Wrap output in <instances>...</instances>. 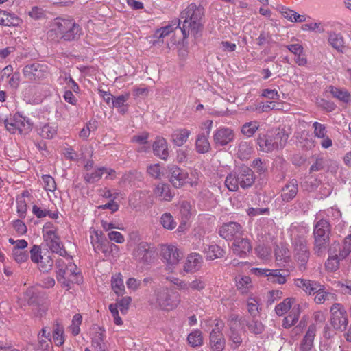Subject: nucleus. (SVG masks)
<instances>
[{"mask_svg":"<svg viewBox=\"0 0 351 351\" xmlns=\"http://www.w3.org/2000/svg\"><path fill=\"white\" fill-rule=\"evenodd\" d=\"M204 8L194 3H190L180 14L179 25L184 38L189 34L196 36L203 27Z\"/></svg>","mask_w":351,"mask_h":351,"instance_id":"obj_1","label":"nucleus"},{"mask_svg":"<svg viewBox=\"0 0 351 351\" xmlns=\"http://www.w3.org/2000/svg\"><path fill=\"white\" fill-rule=\"evenodd\" d=\"M180 302L179 293L166 287L156 288L149 299V304L152 308L165 311L175 309Z\"/></svg>","mask_w":351,"mask_h":351,"instance_id":"obj_2","label":"nucleus"},{"mask_svg":"<svg viewBox=\"0 0 351 351\" xmlns=\"http://www.w3.org/2000/svg\"><path fill=\"white\" fill-rule=\"evenodd\" d=\"M254 182V171L247 166H242L227 176L225 185L229 191H237L239 186L243 189L252 187Z\"/></svg>","mask_w":351,"mask_h":351,"instance_id":"obj_3","label":"nucleus"},{"mask_svg":"<svg viewBox=\"0 0 351 351\" xmlns=\"http://www.w3.org/2000/svg\"><path fill=\"white\" fill-rule=\"evenodd\" d=\"M51 32L60 39L72 41L80 37L82 29L73 19L58 17L53 23Z\"/></svg>","mask_w":351,"mask_h":351,"instance_id":"obj_4","label":"nucleus"},{"mask_svg":"<svg viewBox=\"0 0 351 351\" xmlns=\"http://www.w3.org/2000/svg\"><path fill=\"white\" fill-rule=\"evenodd\" d=\"M288 139V134L284 130L276 129L265 134H260L256 139L257 145L261 151L271 152L282 148Z\"/></svg>","mask_w":351,"mask_h":351,"instance_id":"obj_5","label":"nucleus"},{"mask_svg":"<svg viewBox=\"0 0 351 351\" xmlns=\"http://www.w3.org/2000/svg\"><path fill=\"white\" fill-rule=\"evenodd\" d=\"M289 311V313L283 320L282 326L289 328L295 325L298 321L301 308L299 304H295L294 298H287L275 307V312L278 316H282Z\"/></svg>","mask_w":351,"mask_h":351,"instance_id":"obj_6","label":"nucleus"},{"mask_svg":"<svg viewBox=\"0 0 351 351\" xmlns=\"http://www.w3.org/2000/svg\"><path fill=\"white\" fill-rule=\"evenodd\" d=\"M322 214L316 216L313 230L315 249L317 253L326 248L329 241L330 225L328 219L320 217Z\"/></svg>","mask_w":351,"mask_h":351,"instance_id":"obj_7","label":"nucleus"},{"mask_svg":"<svg viewBox=\"0 0 351 351\" xmlns=\"http://www.w3.org/2000/svg\"><path fill=\"white\" fill-rule=\"evenodd\" d=\"M293 245L294 258L299 264L300 270L304 271L310 256L307 241L304 236H298L294 238Z\"/></svg>","mask_w":351,"mask_h":351,"instance_id":"obj_8","label":"nucleus"},{"mask_svg":"<svg viewBox=\"0 0 351 351\" xmlns=\"http://www.w3.org/2000/svg\"><path fill=\"white\" fill-rule=\"evenodd\" d=\"M330 323L334 330L343 332L348 324L347 312L340 303H335L330 307Z\"/></svg>","mask_w":351,"mask_h":351,"instance_id":"obj_9","label":"nucleus"},{"mask_svg":"<svg viewBox=\"0 0 351 351\" xmlns=\"http://www.w3.org/2000/svg\"><path fill=\"white\" fill-rule=\"evenodd\" d=\"M6 130L11 134H25L31 130V123L29 119L22 116L19 113H15L4 120Z\"/></svg>","mask_w":351,"mask_h":351,"instance_id":"obj_10","label":"nucleus"},{"mask_svg":"<svg viewBox=\"0 0 351 351\" xmlns=\"http://www.w3.org/2000/svg\"><path fill=\"white\" fill-rule=\"evenodd\" d=\"M228 326L230 328L228 335V344L232 349L236 350L243 342L242 336L237 330V328L241 326L239 323V315L232 314L228 319Z\"/></svg>","mask_w":351,"mask_h":351,"instance_id":"obj_11","label":"nucleus"},{"mask_svg":"<svg viewBox=\"0 0 351 351\" xmlns=\"http://www.w3.org/2000/svg\"><path fill=\"white\" fill-rule=\"evenodd\" d=\"M223 326V323L218 321L210 333L209 345L213 351H223L225 348L226 339L222 333Z\"/></svg>","mask_w":351,"mask_h":351,"instance_id":"obj_12","label":"nucleus"},{"mask_svg":"<svg viewBox=\"0 0 351 351\" xmlns=\"http://www.w3.org/2000/svg\"><path fill=\"white\" fill-rule=\"evenodd\" d=\"M154 251L150 244L147 242H141L133 250V258L138 263L145 265L152 258Z\"/></svg>","mask_w":351,"mask_h":351,"instance_id":"obj_13","label":"nucleus"},{"mask_svg":"<svg viewBox=\"0 0 351 351\" xmlns=\"http://www.w3.org/2000/svg\"><path fill=\"white\" fill-rule=\"evenodd\" d=\"M23 74L30 81H38L46 77L48 74V68L45 64L33 63L23 68Z\"/></svg>","mask_w":351,"mask_h":351,"instance_id":"obj_14","label":"nucleus"},{"mask_svg":"<svg viewBox=\"0 0 351 351\" xmlns=\"http://www.w3.org/2000/svg\"><path fill=\"white\" fill-rule=\"evenodd\" d=\"M235 138L234 131L228 127L218 128L213 135V141L216 147H224L232 143Z\"/></svg>","mask_w":351,"mask_h":351,"instance_id":"obj_15","label":"nucleus"},{"mask_svg":"<svg viewBox=\"0 0 351 351\" xmlns=\"http://www.w3.org/2000/svg\"><path fill=\"white\" fill-rule=\"evenodd\" d=\"M242 226L237 222L223 223L219 229V235L226 240H235L243 234Z\"/></svg>","mask_w":351,"mask_h":351,"instance_id":"obj_16","label":"nucleus"},{"mask_svg":"<svg viewBox=\"0 0 351 351\" xmlns=\"http://www.w3.org/2000/svg\"><path fill=\"white\" fill-rule=\"evenodd\" d=\"M167 171L169 180L174 187L180 188L184 184L188 177L187 173L174 165H168Z\"/></svg>","mask_w":351,"mask_h":351,"instance_id":"obj_17","label":"nucleus"},{"mask_svg":"<svg viewBox=\"0 0 351 351\" xmlns=\"http://www.w3.org/2000/svg\"><path fill=\"white\" fill-rule=\"evenodd\" d=\"M161 254L163 258L166 261L169 269H172L178 264L180 256L178 249L171 245H165L161 247Z\"/></svg>","mask_w":351,"mask_h":351,"instance_id":"obj_18","label":"nucleus"},{"mask_svg":"<svg viewBox=\"0 0 351 351\" xmlns=\"http://www.w3.org/2000/svg\"><path fill=\"white\" fill-rule=\"evenodd\" d=\"M313 135L315 138L321 139L320 145L323 149H328L332 146V141L328 135L326 125L319 122L313 123Z\"/></svg>","mask_w":351,"mask_h":351,"instance_id":"obj_19","label":"nucleus"},{"mask_svg":"<svg viewBox=\"0 0 351 351\" xmlns=\"http://www.w3.org/2000/svg\"><path fill=\"white\" fill-rule=\"evenodd\" d=\"M43 239L46 243V245L49 247L52 252L56 253L61 256H67V252L64 248L63 244L56 233L43 237Z\"/></svg>","mask_w":351,"mask_h":351,"instance_id":"obj_20","label":"nucleus"},{"mask_svg":"<svg viewBox=\"0 0 351 351\" xmlns=\"http://www.w3.org/2000/svg\"><path fill=\"white\" fill-rule=\"evenodd\" d=\"M231 249L234 254L244 257L252 250V245L247 239L239 237L234 240Z\"/></svg>","mask_w":351,"mask_h":351,"instance_id":"obj_21","label":"nucleus"},{"mask_svg":"<svg viewBox=\"0 0 351 351\" xmlns=\"http://www.w3.org/2000/svg\"><path fill=\"white\" fill-rule=\"evenodd\" d=\"M256 273L268 277V280L273 283L284 284L286 282V274L281 273L279 269H256Z\"/></svg>","mask_w":351,"mask_h":351,"instance_id":"obj_22","label":"nucleus"},{"mask_svg":"<svg viewBox=\"0 0 351 351\" xmlns=\"http://www.w3.org/2000/svg\"><path fill=\"white\" fill-rule=\"evenodd\" d=\"M95 237L91 236V244L96 253L100 252L104 253L106 256L109 254V244L110 242L102 237L97 232H95Z\"/></svg>","mask_w":351,"mask_h":351,"instance_id":"obj_23","label":"nucleus"},{"mask_svg":"<svg viewBox=\"0 0 351 351\" xmlns=\"http://www.w3.org/2000/svg\"><path fill=\"white\" fill-rule=\"evenodd\" d=\"M202 263V257L199 254L192 253L187 256L183 269L186 273H194L201 268Z\"/></svg>","mask_w":351,"mask_h":351,"instance_id":"obj_24","label":"nucleus"},{"mask_svg":"<svg viewBox=\"0 0 351 351\" xmlns=\"http://www.w3.org/2000/svg\"><path fill=\"white\" fill-rule=\"evenodd\" d=\"M153 193L155 197L159 201L170 202L174 196L169 185L164 183L156 185L153 189Z\"/></svg>","mask_w":351,"mask_h":351,"instance_id":"obj_25","label":"nucleus"},{"mask_svg":"<svg viewBox=\"0 0 351 351\" xmlns=\"http://www.w3.org/2000/svg\"><path fill=\"white\" fill-rule=\"evenodd\" d=\"M295 285L302 289L308 295H315V292L321 289V284L315 280L298 278L295 280Z\"/></svg>","mask_w":351,"mask_h":351,"instance_id":"obj_26","label":"nucleus"},{"mask_svg":"<svg viewBox=\"0 0 351 351\" xmlns=\"http://www.w3.org/2000/svg\"><path fill=\"white\" fill-rule=\"evenodd\" d=\"M316 333V327L312 324L300 342V351H311L313 348L314 338Z\"/></svg>","mask_w":351,"mask_h":351,"instance_id":"obj_27","label":"nucleus"},{"mask_svg":"<svg viewBox=\"0 0 351 351\" xmlns=\"http://www.w3.org/2000/svg\"><path fill=\"white\" fill-rule=\"evenodd\" d=\"M153 152L156 156L166 160L169 156L168 145L163 138H156L152 145Z\"/></svg>","mask_w":351,"mask_h":351,"instance_id":"obj_28","label":"nucleus"},{"mask_svg":"<svg viewBox=\"0 0 351 351\" xmlns=\"http://www.w3.org/2000/svg\"><path fill=\"white\" fill-rule=\"evenodd\" d=\"M298 192V181L293 179L282 188L281 193L282 199L284 202H290L296 196Z\"/></svg>","mask_w":351,"mask_h":351,"instance_id":"obj_29","label":"nucleus"},{"mask_svg":"<svg viewBox=\"0 0 351 351\" xmlns=\"http://www.w3.org/2000/svg\"><path fill=\"white\" fill-rule=\"evenodd\" d=\"M22 23V19L14 13L0 10V25L8 27H17Z\"/></svg>","mask_w":351,"mask_h":351,"instance_id":"obj_30","label":"nucleus"},{"mask_svg":"<svg viewBox=\"0 0 351 351\" xmlns=\"http://www.w3.org/2000/svg\"><path fill=\"white\" fill-rule=\"evenodd\" d=\"M239 323L241 326L245 325L250 332L255 335L261 334L264 330L262 323L254 318L250 320L247 317H239Z\"/></svg>","mask_w":351,"mask_h":351,"instance_id":"obj_31","label":"nucleus"},{"mask_svg":"<svg viewBox=\"0 0 351 351\" xmlns=\"http://www.w3.org/2000/svg\"><path fill=\"white\" fill-rule=\"evenodd\" d=\"M208 136L209 135L203 132L197 135L195 146L197 153L206 154L210 152L211 146L208 141Z\"/></svg>","mask_w":351,"mask_h":351,"instance_id":"obj_32","label":"nucleus"},{"mask_svg":"<svg viewBox=\"0 0 351 351\" xmlns=\"http://www.w3.org/2000/svg\"><path fill=\"white\" fill-rule=\"evenodd\" d=\"M276 261L280 266L285 265L290 261V252L284 245H278L275 250Z\"/></svg>","mask_w":351,"mask_h":351,"instance_id":"obj_33","label":"nucleus"},{"mask_svg":"<svg viewBox=\"0 0 351 351\" xmlns=\"http://www.w3.org/2000/svg\"><path fill=\"white\" fill-rule=\"evenodd\" d=\"M91 335L93 346L98 348L99 350H102L105 338V330L99 326H94L92 328Z\"/></svg>","mask_w":351,"mask_h":351,"instance_id":"obj_34","label":"nucleus"},{"mask_svg":"<svg viewBox=\"0 0 351 351\" xmlns=\"http://www.w3.org/2000/svg\"><path fill=\"white\" fill-rule=\"evenodd\" d=\"M329 92L331 93L334 98H336L340 101L348 103L351 99V95L349 92L345 88L330 86L328 87Z\"/></svg>","mask_w":351,"mask_h":351,"instance_id":"obj_35","label":"nucleus"},{"mask_svg":"<svg viewBox=\"0 0 351 351\" xmlns=\"http://www.w3.org/2000/svg\"><path fill=\"white\" fill-rule=\"evenodd\" d=\"M204 252L206 258L209 260H214L223 256L225 252L217 245H206L204 246Z\"/></svg>","mask_w":351,"mask_h":351,"instance_id":"obj_36","label":"nucleus"},{"mask_svg":"<svg viewBox=\"0 0 351 351\" xmlns=\"http://www.w3.org/2000/svg\"><path fill=\"white\" fill-rule=\"evenodd\" d=\"M190 134L191 132L186 128L177 130L172 134V141L176 146L180 147L187 141Z\"/></svg>","mask_w":351,"mask_h":351,"instance_id":"obj_37","label":"nucleus"},{"mask_svg":"<svg viewBox=\"0 0 351 351\" xmlns=\"http://www.w3.org/2000/svg\"><path fill=\"white\" fill-rule=\"evenodd\" d=\"M328 43L330 45L338 51H342L344 47L343 38L340 34L335 32L328 33Z\"/></svg>","mask_w":351,"mask_h":351,"instance_id":"obj_38","label":"nucleus"},{"mask_svg":"<svg viewBox=\"0 0 351 351\" xmlns=\"http://www.w3.org/2000/svg\"><path fill=\"white\" fill-rule=\"evenodd\" d=\"M253 152L250 142L242 141L239 143L237 154L241 159L247 158Z\"/></svg>","mask_w":351,"mask_h":351,"instance_id":"obj_39","label":"nucleus"},{"mask_svg":"<svg viewBox=\"0 0 351 351\" xmlns=\"http://www.w3.org/2000/svg\"><path fill=\"white\" fill-rule=\"evenodd\" d=\"M189 344L193 347H199L203 345L204 339L202 332L199 330H194L187 337Z\"/></svg>","mask_w":351,"mask_h":351,"instance_id":"obj_40","label":"nucleus"},{"mask_svg":"<svg viewBox=\"0 0 351 351\" xmlns=\"http://www.w3.org/2000/svg\"><path fill=\"white\" fill-rule=\"evenodd\" d=\"M64 327L57 322L53 328V339L56 346H60L64 343Z\"/></svg>","mask_w":351,"mask_h":351,"instance_id":"obj_41","label":"nucleus"},{"mask_svg":"<svg viewBox=\"0 0 351 351\" xmlns=\"http://www.w3.org/2000/svg\"><path fill=\"white\" fill-rule=\"evenodd\" d=\"M111 286L116 294L123 295L125 291V286L121 274H117L112 277Z\"/></svg>","mask_w":351,"mask_h":351,"instance_id":"obj_42","label":"nucleus"},{"mask_svg":"<svg viewBox=\"0 0 351 351\" xmlns=\"http://www.w3.org/2000/svg\"><path fill=\"white\" fill-rule=\"evenodd\" d=\"M258 128L259 123L258 121H250L244 123L242 125L241 132L244 136L249 138L252 136L256 133Z\"/></svg>","mask_w":351,"mask_h":351,"instance_id":"obj_43","label":"nucleus"},{"mask_svg":"<svg viewBox=\"0 0 351 351\" xmlns=\"http://www.w3.org/2000/svg\"><path fill=\"white\" fill-rule=\"evenodd\" d=\"M65 258H58L56 262V276H63L68 275V266H69V256H64Z\"/></svg>","mask_w":351,"mask_h":351,"instance_id":"obj_44","label":"nucleus"},{"mask_svg":"<svg viewBox=\"0 0 351 351\" xmlns=\"http://www.w3.org/2000/svg\"><path fill=\"white\" fill-rule=\"evenodd\" d=\"M57 133V127L51 125L45 124L39 130V134L45 138H53Z\"/></svg>","mask_w":351,"mask_h":351,"instance_id":"obj_45","label":"nucleus"},{"mask_svg":"<svg viewBox=\"0 0 351 351\" xmlns=\"http://www.w3.org/2000/svg\"><path fill=\"white\" fill-rule=\"evenodd\" d=\"M351 253V234L346 237L339 247V258H346Z\"/></svg>","mask_w":351,"mask_h":351,"instance_id":"obj_46","label":"nucleus"},{"mask_svg":"<svg viewBox=\"0 0 351 351\" xmlns=\"http://www.w3.org/2000/svg\"><path fill=\"white\" fill-rule=\"evenodd\" d=\"M160 223L168 230H173L176 227L177 223L174 221L173 216L169 213H165L160 217Z\"/></svg>","mask_w":351,"mask_h":351,"instance_id":"obj_47","label":"nucleus"},{"mask_svg":"<svg viewBox=\"0 0 351 351\" xmlns=\"http://www.w3.org/2000/svg\"><path fill=\"white\" fill-rule=\"evenodd\" d=\"M102 177L101 167L97 168L91 172H86L84 175V180L87 183L93 184L99 181Z\"/></svg>","mask_w":351,"mask_h":351,"instance_id":"obj_48","label":"nucleus"},{"mask_svg":"<svg viewBox=\"0 0 351 351\" xmlns=\"http://www.w3.org/2000/svg\"><path fill=\"white\" fill-rule=\"evenodd\" d=\"M237 287L243 293L252 287L251 278L247 276H239L237 278Z\"/></svg>","mask_w":351,"mask_h":351,"instance_id":"obj_49","label":"nucleus"},{"mask_svg":"<svg viewBox=\"0 0 351 351\" xmlns=\"http://www.w3.org/2000/svg\"><path fill=\"white\" fill-rule=\"evenodd\" d=\"M180 212L182 219L187 220L192 215V205L188 201L183 200L180 202Z\"/></svg>","mask_w":351,"mask_h":351,"instance_id":"obj_50","label":"nucleus"},{"mask_svg":"<svg viewBox=\"0 0 351 351\" xmlns=\"http://www.w3.org/2000/svg\"><path fill=\"white\" fill-rule=\"evenodd\" d=\"M331 295V293L325 291L324 285H321L320 291L317 290L315 292L314 300L315 303L321 304H323L325 301L329 300V298Z\"/></svg>","mask_w":351,"mask_h":351,"instance_id":"obj_51","label":"nucleus"},{"mask_svg":"<svg viewBox=\"0 0 351 351\" xmlns=\"http://www.w3.org/2000/svg\"><path fill=\"white\" fill-rule=\"evenodd\" d=\"M82 317L80 314H75L72 319V324L69 328L74 336L77 335L80 332V326L82 324Z\"/></svg>","mask_w":351,"mask_h":351,"instance_id":"obj_52","label":"nucleus"},{"mask_svg":"<svg viewBox=\"0 0 351 351\" xmlns=\"http://www.w3.org/2000/svg\"><path fill=\"white\" fill-rule=\"evenodd\" d=\"M343 258H339V254H335L328 258L325 263L326 268L329 271H333L338 269L339 260Z\"/></svg>","mask_w":351,"mask_h":351,"instance_id":"obj_53","label":"nucleus"},{"mask_svg":"<svg viewBox=\"0 0 351 351\" xmlns=\"http://www.w3.org/2000/svg\"><path fill=\"white\" fill-rule=\"evenodd\" d=\"M12 255L17 263H23L28 260L29 254L24 250H12Z\"/></svg>","mask_w":351,"mask_h":351,"instance_id":"obj_54","label":"nucleus"},{"mask_svg":"<svg viewBox=\"0 0 351 351\" xmlns=\"http://www.w3.org/2000/svg\"><path fill=\"white\" fill-rule=\"evenodd\" d=\"M248 313L254 317L258 313V302L254 298H250L247 301Z\"/></svg>","mask_w":351,"mask_h":351,"instance_id":"obj_55","label":"nucleus"},{"mask_svg":"<svg viewBox=\"0 0 351 351\" xmlns=\"http://www.w3.org/2000/svg\"><path fill=\"white\" fill-rule=\"evenodd\" d=\"M29 16L34 20H40L45 19L46 14L45 10L39 7L34 6L28 12Z\"/></svg>","mask_w":351,"mask_h":351,"instance_id":"obj_56","label":"nucleus"},{"mask_svg":"<svg viewBox=\"0 0 351 351\" xmlns=\"http://www.w3.org/2000/svg\"><path fill=\"white\" fill-rule=\"evenodd\" d=\"M252 167L254 169L256 172L259 174H263L267 171V166L266 165V163L262 161L260 158L254 159L252 161Z\"/></svg>","mask_w":351,"mask_h":351,"instance_id":"obj_57","label":"nucleus"},{"mask_svg":"<svg viewBox=\"0 0 351 351\" xmlns=\"http://www.w3.org/2000/svg\"><path fill=\"white\" fill-rule=\"evenodd\" d=\"M42 180L44 184L45 190L49 191H54L56 189V184L54 179L49 175H43Z\"/></svg>","mask_w":351,"mask_h":351,"instance_id":"obj_58","label":"nucleus"},{"mask_svg":"<svg viewBox=\"0 0 351 351\" xmlns=\"http://www.w3.org/2000/svg\"><path fill=\"white\" fill-rule=\"evenodd\" d=\"M206 282L202 278H195L190 282V289L193 291H201L205 289Z\"/></svg>","mask_w":351,"mask_h":351,"instance_id":"obj_59","label":"nucleus"},{"mask_svg":"<svg viewBox=\"0 0 351 351\" xmlns=\"http://www.w3.org/2000/svg\"><path fill=\"white\" fill-rule=\"evenodd\" d=\"M37 263L39 264L40 269L43 271H48L51 269L53 261L49 256H43V259H40Z\"/></svg>","mask_w":351,"mask_h":351,"instance_id":"obj_60","label":"nucleus"},{"mask_svg":"<svg viewBox=\"0 0 351 351\" xmlns=\"http://www.w3.org/2000/svg\"><path fill=\"white\" fill-rule=\"evenodd\" d=\"M256 252L261 259H267L271 255V249L269 247L260 245L256 248Z\"/></svg>","mask_w":351,"mask_h":351,"instance_id":"obj_61","label":"nucleus"},{"mask_svg":"<svg viewBox=\"0 0 351 351\" xmlns=\"http://www.w3.org/2000/svg\"><path fill=\"white\" fill-rule=\"evenodd\" d=\"M283 293L280 290H272L269 291V296L267 299V304L271 305L276 301H278L282 298Z\"/></svg>","mask_w":351,"mask_h":351,"instance_id":"obj_62","label":"nucleus"},{"mask_svg":"<svg viewBox=\"0 0 351 351\" xmlns=\"http://www.w3.org/2000/svg\"><path fill=\"white\" fill-rule=\"evenodd\" d=\"M31 260L34 263H39L40 259H43V255L41 254V249L40 246L34 245L30 250Z\"/></svg>","mask_w":351,"mask_h":351,"instance_id":"obj_63","label":"nucleus"},{"mask_svg":"<svg viewBox=\"0 0 351 351\" xmlns=\"http://www.w3.org/2000/svg\"><path fill=\"white\" fill-rule=\"evenodd\" d=\"M277 109L274 101H267L265 104H260L256 108V111L258 113L269 112L271 110Z\"/></svg>","mask_w":351,"mask_h":351,"instance_id":"obj_64","label":"nucleus"}]
</instances>
